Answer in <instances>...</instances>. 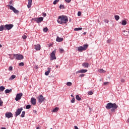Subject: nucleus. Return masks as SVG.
<instances>
[{
	"mask_svg": "<svg viewBox=\"0 0 129 129\" xmlns=\"http://www.w3.org/2000/svg\"><path fill=\"white\" fill-rule=\"evenodd\" d=\"M57 23L60 25H65L68 23V18L65 15L58 16L57 18Z\"/></svg>",
	"mask_w": 129,
	"mask_h": 129,
	"instance_id": "obj_1",
	"label": "nucleus"
},
{
	"mask_svg": "<svg viewBox=\"0 0 129 129\" xmlns=\"http://www.w3.org/2000/svg\"><path fill=\"white\" fill-rule=\"evenodd\" d=\"M118 106L115 103H108L105 106L106 109H111V112H115V110L117 109Z\"/></svg>",
	"mask_w": 129,
	"mask_h": 129,
	"instance_id": "obj_2",
	"label": "nucleus"
},
{
	"mask_svg": "<svg viewBox=\"0 0 129 129\" xmlns=\"http://www.w3.org/2000/svg\"><path fill=\"white\" fill-rule=\"evenodd\" d=\"M88 48V44L83 45L82 46H79L78 47V51L79 52H82V51H85Z\"/></svg>",
	"mask_w": 129,
	"mask_h": 129,
	"instance_id": "obj_3",
	"label": "nucleus"
},
{
	"mask_svg": "<svg viewBox=\"0 0 129 129\" xmlns=\"http://www.w3.org/2000/svg\"><path fill=\"white\" fill-rule=\"evenodd\" d=\"M8 7H9L10 10L13 11L14 14H16V15H18L19 14V13H20V11H19V10H16V9L15 8V7H14L13 6L8 5Z\"/></svg>",
	"mask_w": 129,
	"mask_h": 129,
	"instance_id": "obj_4",
	"label": "nucleus"
},
{
	"mask_svg": "<svg viewBox=\"0 0 129 129\" xmlns=\"http://www.w3.org/2000/svg\"><path fill=\"white\" fill-rule=\"evenodd\" d=\"M14 57H15L16 60H23L24 59V56L22 54H14Z\"/></svg>",
	"mask_w": 129,
	"mask_h": 129,
	"instance_id": "obj_5",
	"label": "nucleus"
},
{
	"mask_svg": "<svg viewBox=\"0 0 129 129\" xmlns=\"http://www.w3.org/2000/svg\"><path fill=\"white\" fill-rule=\"evenodd\" d=\"M32 20L36 22L37 24H40V23H42V22H43L44 18H43V17H38V18H33Z\"/></svg>",
	"mask_w": 129,
	"mask_h": 129,
	"instance_id": "obj_6",
	"label": "nucleus"
},
{
	"mask_svg": "<svg viewBox=\"0 0 129 129\" xmlns=\"http://www.w3.org/2000/svg\"><path fill=\"white\" fill-rule=\"evenodd\" d=\"M37 99L39 103H42L43 101H45V98L42 95H39V96L37 97Z\"/></svg>",
	"mask_w": 129,
	"mask_h": 129,
	"instance_id": "obj_7",
	"label": "nucleus"
},
{
	"mask_svg": "<svg viewBox=\"0 0 129 129\" xmlns=\"http://www.w3.org/2000/svg\"><path fill=\"white\" fill-rule=\"evenodd\" d=\"M55 53H56V50H53L50 54V60H56L57 58L56 57V56L55 55Z\"/></svg>",
	"mask_w": 129,
	"mask_h": 129,
	"instance_id": "obj_8",
	"label": "nucleus"
},
{
	"mask_svg": "<svg viewBox=\"0 0 129 129\" xmlns=\"http://www.w3.org/2000/svg\"><path fill=\"white\" fill-rule=\"evenodd\" d=\"M4 26L5 28V30H8V31H10V30L14 28V25L13 24H6Z\"/></svg>",
	"mask_w": 129,
	"mask_h": 129,
	"instance_id": "obj_9",
	"label": "nucleus"
},
{
	"mask_svg": "<svg viewBox=\"0 0 129 129\" xmlns=\"http://www.w3.org/2000/svg\"><path fill=\"white\" fill-rule=\"evenodd\" d=\"M23 110V107H21L20 108H18L17 111L15 112V116L17 117V116H18V115H20L21 114V113L22 112V111Z\"/></svg>",
	"mask_w": 129,
	"mask_h": 129,
	"instance_id": "obj_10",
	"label": "nucleus"
},
{
	"mask_svg": "<svg viewBox=\"0 0 129 129\" xmlns=\"http://www.w3.org/2000/svg\"><path fill=\"white\" fill-rule=\"evenodd\" d=\"M22 96H23V93H20L17 94L15 98V100L16 101H19V100H21V98H22Z\"/></svg>",
	"mask_w": 129,
	"mask_h": 129,
	"instance_id": "obj_11",
	"label": "nucleus"
},
{
	"mask_svg": "<svg viewBox=\"0 0 129 129\" xmlns=\"http://www.w3.org/2000/svg\"><path fill=\"white\" fill-rule=\"evenodd\" d=\"M5 116L8 118H11V117H13V113L11 112H7L5 114Z\"/></svg>",
	"mask_w": 129,
	"mask_h": 129,
	"instance_id": "obj_12",
	"label": "nucleus"
},
{
	"mask_svg": "<svg viewBox=\"0 0 129 129\" xmlns=\"http://www.w3.org/2000/svg\"><path fill=\"white\" fill-rule=\"evenodd\" d=\"M35 49L36 50V51H40L41 50V45L37 44L36 45H34Z\"/></svg>",
	"mask_w": 129,
	"mask_h": 129,
	"instance_id": "obj_13",
	"label": "nucleus"
},
{
	"mask_svg": "<svg viewBox=\"0 0 129 129\" xmlns=\"http://www.w3.org/2000/svg\"><path fill=\"white\" fill-rule=\"evenodd\" d=\"M36 102H37V100L34 97L31 98V103L33 104V105H35Z\"/></svg>",
	"mask_w": 129,
	"mask_h": 129,
	"instance_id": "obj_14",
	"label": "nucleus"
},
{
	"mask_svg": "<svg viewBox=\"0 0 129 129\" xmlns=\"http://www.w3.org/2000/svg\"><path fill=\"white\" fill-rule=\"evenodd\" d=\"M86 72H87V70L82 69L78 71H77L76 73V74H78L79 73H86Z\"/></svg>",
	"mask_w": 129,
	"mask_h": 129,
	"instance_id": "obj_15",
	"label": "nucleus"
},
{
	"mask_svg": "<svg viewBox=\"0 0 129 129\" xmlns=\"http://www.w3.org/2000/svg\"><path fill=\"white\" fill-rule=\"evenodd\" d=\"M50 72H51V68H48L47 71L45 72V75H46V76H48V75H49V74H50Z\"/></svg>",
	"mask_w": 129,
	"mask_h": 129,
	"instance_id": "obj_16",
	"label": "nucleus"
},
{
	"mask_svg": "<svg viewBox=\"0 0 129 129\" xmlns=\"http://www.w3.org/2000/svg\"><path fill=\"white\" fill-rule=\"evenodd\" d=\"M83 67H85V68H88L89 67V63L88 62H84L82 63Z\"/></svg>",
	"mask_w": 129,
	"mask_h": 129,
	"instance_id": "obj_17",
	"label": "nucleus"
},
{
	"mask_svg": "<svg viewBox=\"0 0 129 129\" xmlns=\"http://www.w3.org/2000/svg\"><path fill=\"white\" fill-rule=\"evenodd\" d=\"M123 34L124 36H129V30L128 29L123 31Z\"/></svg>",
	"mask_w": 129,
	"mask_h": 129,
	"instance_id": "obj_18",
	"label": "nucleus"
},
{
	"mask_svg": "<svg viewBox=\"0 0 129 129\" xmlns=\"http://www.w3.org/2000/svg\"><path fill=\"white\" fill-rule=\"evenodd\" d=\"M32 2H33V0H28V4L27 5V8L28 9H30L32 6Z\"/></svg>",
	"mask_w": 129,
	"mask_h": 129,
	"instance_id": "obj_19",
	"label": "nucleus"
},
{
	"mask_svg": "<svg viewBox=\"0 0 129 129\" xmlns=\"http://www.w3.org/2000/svg\"><path fill=\"white\" fill-rule=\"evenodd\" d=\"M56 42H62L63 41V38L57 37L56 38Z\"/></svg>",
	"mask_w": 129,
	"mask_h": 129,
	"instance_id": "obj_20",
	"label": "nucleus"
},
{
	"mask_svg": "<svg viewBox=\"0 0 129 129\" xmlns=\"http://www.w3.org/2000/svg\"><path fill=\"white\" fill-rule=\"evenodd\" d=\"M10 92H12V89H7L5 91V93H6V94H8V93H10Z\"/></svg>",
	"mask_w": 129,
	"mask_h": 129,
	"instance_id": "obj_21",
	"label": "nucleus"
},
{
	"mask_svg": "<svg viewBox=\"0 0 129 129\" xmlns=\"http://www.w3.org/2000/svg\"><path fill=\"white\" fill-rule=\"evenodd\" d=\"M4 30H6L5 27V25H2L0 26V32H2L3 31H4Z\"/></svg>",
	"mask_w": 129,
	"mask_h": 129,
	"instance_id": "obj_22",
	"label": "nucleus"
},
{
	"mask_svg": "<svg viewBox=\"0 0 129 129\" xmlns=\"http://www.w3.org/2000/svg\"><path fill=\"white\" fill-rule=\"evenodd\" d=\"M76 99H77V100H78V101H80V100H81V97H80L79 95H77L76 96Z\"/></svg>",
	"mask_w": 129,
	"mask_h": 129,
	"instance_id": "obj_23",
	"label": "nucleus"
},
{
	"mask_svg": "<svg viewBox=\"0 0 129 129\" xmlns=\"http://www.w3.org/2000/svg\"><path fill=\"white\" fill-rule=\"evenodd\" d=\"M16 78V75H12L9 78V80H14Z\"/></svg>",
	"mask_w": 129,
	"mask_h": 129,
	"instance_id": "obj_24",
	"label": "nucleus"
},
{
	"mask_svg": "<svg viewBox=\"0 0 129 129\" xmlns=\"http://www.w3.org/2000/svg\"><path fill=\"white\" fill-rule=\"evenodd\" d=\"M98 72L99 73H105V71L103 70L102 69H100L98 70Z\"/></svg>",
	"mask_w": 129,
	"mask_h": 129,
	"instance_id": "obj_25",
	"label": "nucleus"
},
{
	"mask_svg": "<svg viewBox=\"0 0 129 129\" xmlns=\"http://www.w3.org/2000/svg\"><path fill=\"white\" fill-rule=\"evenodd\" d=\"M5 89H6V88L4 86H0V91L2 92H3V91H4V90H5Z\"/></svg>",
	"mask_w": 129,
	"mask_h": 129,
	"instance_id": "obj_26",
	"label": "nucleus"
},
{
	"mask_svg": "<svg viewBox=\"0 0 129 129\" xmlns=\"http://www.w3.org/2000/svg\"><path fill=\"white\" fill-rule=\"evenodd\" d=\"M59 109V108L58 107H55V108H54L52 110V112H57V111H58Z\"/></svg>",
	"mask_w": 129,
	"mask_h": 129,
	"instance_id": "obj_27",
	"label": "nucleus"
},
{
	"mask_svg": "<svg viewBox=\"0 0 129 129\" xmlns=\"http://www.w3.org/2000/svg\"><path fill=\"white\" fill-rule=\"evenodd\" d=\"M126 21L125 20H123L122 21V22H121V25H122V26H125V25H126Z\"/></svg>",
	"mask_w": 129,
	"mask_h": 129,
	"instance_id": "obj_28",
	"label": "nucleus"
},
{
	"mask_svg": "<svg viewBox=\"0 0 129 129\" xmlns=\"http://www.w3.org/2000/svg\"><path fill=\"white\" fill-rule=\"evenodd\" d=\"M25 114H26V111H22L21 114V117H25Z\"/></svg>",
	"mask_w": 129,
	"mask_h": 129,
	"instance_id": "obj_29",
	"label": "nucleus"
},
{
	"mask_svg": "<svg viewBox=\"0 0 129 129\" xmlns=\"http://www.w3.org/2000/svg\"><path fill=\"white\" fill-rule=\"evenodd\" d=\"M81 30H82V28L81 27L76 28L74 29V31H81Z\"/></svg>",
	"mask_w": 129,
	"mask_h": 129,
	"instance_id": "obj_30",
	"label": "nucleus"
},
{
	"mask_svg": "<svg viewBox=\"0 0 129 129\" xmlns=\"http://www.w3.org/2000/svg\"><path fill=\"white\" fill-rule=\"evenodd\" d=\"M115 19L116 20V21H118V20H119V16L118 15H115L114 16Z\"/></svg>",
	"mask_w": 129,
	"mask_h": 129,
	"instance_id": "obj_31",
	"label": "nucleus"
},
{
	"mask_svg": "<svg viewBox=\"0 0 129 129\" xmlns=\"http://www.w3.org/2000/svg\"><path fill=\"white\" fill-rule=\"evenodd\" d=\"M59 9H60V10H61V9H65V7H64V5H60L59 6Z\"/></svg>",
	"mask_w": 129,
	"mask_h": 129,
	"instance_id": "obj_32",
	"label": "nucleus"
},
{
	"mask_svg": "<svg viewBox=\"0 0 129 129\" xmlns=\"http://www.w3.org/2000/svg\"><path fill=\"white\" fill-rule=\"evenodd\" d=\"M47 31H48V28L45 27L43 28V32H44V33H47Z\"/></svg>",
	"mask_w": 129,
	"mask_h": 129,
	"instance_id": "obj_33",
	"label": "nucleus"
},
{
	"mask_svg": "<svg viewBox=\"0 0 129 129\" xmlns=\"http://www.w3.org/2000/svg\"><path fill=\"white\" fill-rule=\"evenodd\" d=\"M26 108V109H30V108H31V105H27Z\"/></svg>",
	"mask_w": 129,
	"mask_h": 129,
	"instance_id": "obj_34",
	"label": "nucleus"
},
{
	"mask_svg": "<svg viewBox=\"0 0 129 129\" xmlns=\"http://www.w3.org/2000/svg\"><path fill=\"white\" fill-rule=\"evenodd\" d=\"M57 3H59V0H55L53 4V5H57Z\"/></svg>",
	"mask_w": 129,
	"mask_h": 129,
	"instance_id": "obj_35",
	"label": "nucleus"
},
{
	"mask_svg": "<svg viewBox=\"0 0 129 129\" xmlns=\"http://www.w3.org/2000/svg\"><path fill=\"white\" fill-rule=\"evenodd\" d=\"M25 65V63L24 62H20L19 63V66H20L21 67L24 66Z\"/></svg>",
	"mask_w": 129,
	"mask_h": 129,
	"instance_id": "obj_36",
	"label": "nucleus"
},
{
	"mask_svg": "<svg viewBox=\"0 0 129 129\" xmlns=\"http://www.w3.org/2000/svg\"><path fill=\"white\" fill-rule=\"evenodd\" d=\"M67 85L68 86H71V85H72V83L69 82L67 83Z\"/></svg>",
	"mask_w": 129,
	"mask_h": 129,
	"instance_id": "obj_37",
	"label": "nucleus"
},
{
	"mask_svg": "<svg viewBox=\"0 0 129 129\" xmlns=\"http://www.w3.org/2000/svg\"><path fill=\"white\" fill-rule=\"evenodd\" d=\"M71 102L72 103H74V102H75V98L73 97Z\"/></svg>",
	"mask_w": 129,
	"mask_h": 129,
	"instance_id": "obj_38",
	"label": "nucleus"
},
{
	"mask_svg": "<svg viewBox=\"0 0 129 129\" xmlns=\"http://www.w3.org/2000/svg\"><path fill=\"white\" fill-rule=\"evenodd\" d=\"M88 94H89V95H92V94H93V92L91 91H90L88 92Z\"/></svg>",
	"mask_w": 129,
	"mask_h": 129,
	"instance_id": "obj_39",
	"label": "nucleus"
},
{
	"mask_svg": "<svg viewBox=\"0 0 129 129\" xmlns=\"http://www.w3.org/2000/svg\"><path fill=\"white\" fill-rule=\"evenodd\" d=\"M3 103H4V102L2 101V99L0 98V106H3Z\"/></svg>",
	"mask_w": 129,
	"mask_h": 129,
	"instance_id": "obj_40",
	"label": "nucleus"
},
{
	"mask_svg": "<svg viewBox=\"0 0 129 129\" xmlns=\"http://www.w3.org/2000/svg\"><path fill=\"white\" fill-rule=\"evenodd\" d=\"M59 52L60 53H64V49H63L62 48H60L59 49Z\"/></svg>",
	"mask_w": 129,
	"mask_h": 129,
	"instance_id": "obj_41",
	"label": "nucleus"
},
{
	"mask_svg": "<svg viewBox=\"0 0 129 129\" xmlns=\"http://www.w3.org/2000/svg\"><path fill=\"white\" fill-rule=\"evenodd\" d=\"M84 76H85V74H82L79 75V77H81V78L84 77Z\"/></svg>",
	"mask_w": 129,
	"mask_h": 129,
	"instance_id": "obj_42",
	"label": "nucleus"
},
{
	"mask_svg": "<svg viewBox=\"0 0 129 129\" xmlns=\"http://www.w3.org/2000/svg\"><path fill=\"white\" fill-rule=\"evenodd\" d=\"M22 38L23 39V40H26V39H27V36L26 35H23L22 36Z\"/></svg>",
	"mask_w": 129,
	"mask_h": 129,
	"instance_id": "obj_43",
	"label": "nucleus"
},
{
	"mask_svg": "<svg viewBox=\"0 0 129 129\" xmlns=\"http://www.w3.org/2000/svg\"><path fill=\"white\" fill-rule=\"evenodd\" d=\"M111 39H108L107 40V43L108 44H109V43H111Z\"/></svg>",
	"mask_w": 129,
	"mask_h": 129,
	"instance_id": "obj_44",
	"label": "nucleus"
},
{
	"mask_svg": "<svg viewBox=\"0 0 129 129\" xmlns=\"http://www.w3.org/2000/svg\"><path fill=\"white\" fill-rule=\"evenodd\" d=\"M9 71H13V67L11 66L9 67Z\"/></svg>",
	"mask_w": 129,
	"mask_h": 129,
	"instance_id": "obj_45",
	"label": "nucleus"
},
{
	"mask_svg": "<svg viewBox=\"0 0 129 129\" xmlns=\"http://www.w3.org/2000/svg\"><path fill=\"white\" fill-rule=\"evenodd\" d=\"M80 16H81V12H78V16L80 17Z\"/></svg>",
	"mask_w": 129,
	"mask_h": 129,
	"instance_id": "obj_46",
	"label": "nucleus"
},
{
	"mask_svg": "<svg viewBox=\"0 0 129 129\" xmlns=\"http://www.w3.org/2000/svg\"><path fill=\"white\" fill-rule=\"evenodd\" d=\"M42 16L43 17H46L47 16V14L45 13H42Z\"/></svg>",
	"mask_w": 129,
	"mask_h": 129,
	"instance_id": "obj_47",
	"label": "nucleus"
},
{
	"mask_svg": "<svg viewBox=\"0 0 129 129\" xmlns=\"http://www.w3.org/2000/svg\"><path fill=\"white\" fill-rule=\"evenodd\" d=\"M104 22L105 23H106V24H108V20H106V19H105V20H104Z\"/></svg>",
	"mask_w": 129,
	"mask_h": 129,
	"instance_id": "obj_48",
	"label": "nucleus"
},
{
	"mask_svg": "<svg viewBox=\"0 0 129 129\" xmlns=\"http://www.w3.org/2000/svg\"><path fill=\"white\" fill-rule=\"evenodd\" d=\"M65 2H66V3H68V4H69V3H70L71 2V0H65Z\"/></svg>",
	"mask_w": 129,
	"mask_h": 129,
	"instance_id": "obj_49",
	"label": "nucleus"
},
{
	"mask_svg": "<svg viewBox=\"0 0 129 129\" xmlns=\"http://www.w3.org/2000/svg\"><path fill=\"white\" fill-rule=\"evenodd\" d=\"M24 80H25V81H28V77H26L25 78Z\"/></svg>",
	"mask_w": 129,
	"mask_h": 129,
	"instance_id": "obj_50",
	"label": "nucleus"
},
{
	"mask_svg": "<svg viewBox=\"0 0 129 129\" xmlns=\"http://www.w3.org/2000/svg\"><path fill=\"white\" fill-rule=\"evenodd\" d=\"M107 84H108V82L104 83V85H107Z\"/></svg>",
	"mask_w": 129,
	"mask_h": 129,
	"instance_id": "obj_51",
	"label": "nucleus"
},
{
	"mask_svg": "<svg viewBox=\"0 0 129 129\" xmlns=\"http://www.w3.org/2000/svg\"><path fill=\"white\" fill-rule=\"evenodd\" d=\"M9 4H10V5H12V4H13V1H10L9 2Z\"/></svg>",
	"mask_w": 129,
	"mask_h": 129,
	"instance_id": "obj_52",
	"label": "nucleus"
},
{
	"mask_svg": "<svg viewBox=\"0 0 129 129\" xmlns=\"http://www.w3.org/2000/svg\"><path fill=\"white\" fill-rule=\"evenodd\" d=\"M14 58H15V57H10L11 60H14Z\"/></svg>",
	"mask_w": 129,
	"mask_h": 129,
	"instance_id": "obj_53",
	"label": "nucleus"
},
{
	"mask_svg": "<svg viewBox=\"0 0 129 129\" xmlns=\"http://www.w3.org/2000/svg\"><path fill=\"white\" fill-rule=\"evenodd\" d=\"M124 81V79H122L121 80V82H123Z\"/></svg>",
	"mask_w": 129,
	"mask_h": 129,
	"instance_id": "obj_54",
	"label": "nucleus"
},
{
	"mask_svg": "<svg viewBox=\"0 0 129 129\" xmlns=\"http://www.w3.org/2000/svg\"><path fill=\"white\" fill-rule=\"evenodd\" d=\"M75 129H78V127L77 126H75Z\"/></svg>",
	"mask_w": 129,
	"mask_h": 129,
	"instance_id": "obj_55",
	"label": "nucleus"
},
{
	"mask_svg": "<svg viewBox=\"0 0 129 129\" xmlns=\"http://www.w3.org/2000/svg\"><path fill=\"white\" fill-rule=\"evenodd\" d=\"M1 129H7V128L6 127H3L1 128Z\"/></svg>",
	"mask_w": 129,
	"mask_h": 129,
	"instance_id": "obj_56",
	"label": "nucleus"
},
{
	"mask_svg": "<svg viewBox=\"0 0 129 129\" xmlns=\"http://www.w3.org/2000/svg\"><path fill=\"white\" fill-rule=\"evenodd\" d=\"M83 35H86V32H84V33H83Z\"/></svg>",
	"mask_w": 129,
	"mask_h": 129,
	"instance_id": "obj_57",
	"label": "nucleus"
},
{
	"mask_svg": "<svg viewBox=\"0 0 129 129\" xmlns=\"http://www.w3.org/2000/svg\"><path fill=\"white\" fill-rule=\"evenodd\" d=\"M3 47V46L2 45V44H0V48H2Z\"/></svg>",
	"mask_w": 129,
	"mask_h": 129,
	"instance_id": "obj_58",
	"label": "nucleus"
},
{
	"mask_svg": "<svg viewBox=\"0 0 129 129\" xmlns=\"http://www.w3.org/2000/svg\"><path fill=\"white\" fill-rule=\"evenodd\" d=\"M58 67H59V66H58V65L56 66V68H58Z\"/></svg>",
	"mask_w": 129,
	"mask_h": 129,
	"instance_id": "obj_59",
	"label": "nucleus"
},
{
	"mask_svg": "<svg viewBox=\"0 0 129 129\" xmlns=\"http://www.w3.org/2000/svg\"><path fill=\"white\" fill-rule=\"evenodd\" d=\"M71 97H74V96H73V95H71Z\"/></svg>",
	"mask_w": 129,
	"mask_h": 129,
	"instance_id": "obj_60",
	"label": "nucleus"
},
{
	"mask_svg": "<svg viewBox=\"0 0 129 129\" xmlns=\"http://www.w3.org/2000/svg\"><path fill=\"white\" fill-rule=\"evenodd\" d=\"M36 129H40V128H39V127H37Z\"/></svg>",
	"mask_w": 129,
	"mask_h": 129,
	"instance_id": "obj_61",
	"label": "nucleus"
},
{
	"mask_svg": "<svg viewBox=\"0 0 129 129\" xmlns=\"http://www.w3.org/2000/svg\"><path fill=\"white\" fill-rule=\"evenodd\" d=\"M50 129H53V128H51Z\"/></svg>",
	"mask_w": 129,
	"mask_h": 129,
	"instance_id": "obj_62",
	"label": "nucleus"
},
{
	"mask_svg": "<svg viewBox=\"0 0 129 129\" xmlns=\"http://www.w3.org/2000/svg\"><path fill=\"white\" fill-rule=\"evenodd\" d=\"M1 91L0 90V92H1Z\"/></svg>",
	"mask_w": 129,
	"mask_h": 129,
	"instance_id": "obj_63",
	"label": "nucleus"
}]
</instances>
